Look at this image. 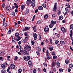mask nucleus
Returning <instances> with one entry per match:
<instances>
[{"label": "nucleus", "instance_id": "61", "mask_svg": "<svg viewBox=\"0 0 73 73\" xmlns=\"http://www.w3.org/2000/svg\"><path fill=\"white\" fill-rule=\"evenodd\" d=\"M35 43V42H34V41H31V44L32 45H33Z\"/></svg>", "mask_w": 73, "mask_h": 73}, {"label": "nucleus", "instance_id": "21", "mask_svg": "<svg viewBox=\"0 0 73 73\" xmlns=\"http://www.w3.org/2000/svg\"><path fill=\"white\" fill-rule=\"evenodd\" d=\"M25 8V5H23L21 6V9H22V10H24V9Z\"/></svg>", "mask_w": 73, "mask_h": 73}, {"label": "nucleus", "instance_id": "1", "mask_svg": "<svg viewBox=\"0 0 73 73\" xmlns=\"http://www.w3.org/2000/svg\"><path fill=\"white\" fill-rule=\"evenodd\" d=\"M24 48L26 50L30 51L31 50V47L30 46L28 45H25L24 47Z\"/></svg>", "mask_w": 73, "mask_h": 73}, {"label": "nucleus", "instance_id": "17", "mask_svg": "<svg viewBox=\"0 0 73 73\" xmlns=\"http://www.w3.org/2000/svg\"><path fill=\"white\" fill-rule=\"evenodd\" d=\"M15 8H16L15 10V12L17 13L18 12V6H15Z\"/></svg>", "mask_w": 73, "mask_h": 73}, {"label": "nucleus", "instance_id": "36", "mask_svg": "<svg viewBox=\"0 0 73 73\" xmlns=\"http://www.w3.org/2000/svg\"><path fill=\"white\" fill-rule=\"evenodd\" d=\"M66 6H67V7H68V8H70V5L69 4L66 3Z\"/></svg>", "mask_w": 73, "mask_h": 73}, {"label": "nucleus", "instance_id": "19", "mask_svg": "<svg viewBox=\"0 0 73 73\" xmlns=\"http://www.w3.org/2000/svg\"><path fill=\"white\" fill-rule=\"evenodd\" d=\"M14 25L16 28H18V27H19V25H18V23H16V22H15Z\"/></svg>", "mask_w": 73, "mask_h": 73}, {"label": "nucleus", "instance_id": "33", "mask_svg": "<svg viewBox=\"0 0 73 73\" xmlns=\"http://www.w3.org/2000/svg\"><path fill=\"white\" fill-rule=\"evenodd\" d=\"M6 71L5 70L3 69L1 70V73H5Z\"/></svg>", "mask_w": 73, "mask_h": 73}, {"label": "nucleus", "instance_id": "29", "mask_svg": "<svg viewBox=\"0 0 73 73\" xmlns=\"http://www.w3.org/2000/svg\"><path fill=\"white\" fill-rule=\"evenodd\" d=\"M70 29H72V30H73V24L71 25H70Z\"/></svg>", "mask_w": 73, "mask_h": 73}, {"label": "nucleus", "instance_id": "25", "mask_svg": "<svg viewBox=\"0 0 73 73\" xmlns=\"http://www.w3.org/2000/svg\"><path fill=\"white\" fill-rule=\"evenodd\" d=\"M28 63L29 65H32V62L31 60L29 61Z\"/></svg>", "mask_w": 73, "mask_h": 73}, {"label": "nucleus", "instance_id": "2", "mask_svg": "<svg viewBox=\"0 0 73 73\" xmlns=\"http://www.w3.org/2000/svg\"><path fill=\"white\" fill-rule=\"evenodd\" d=\"M23 58L25 61H28L30 60L31 56H24Z\"/></svg>", "mask_w": 73, "mask_h": 73}, {"label": "nucleus", "instance_id": "24", "mask_svg": "<svg viewBox=\"0 0 73 73\" xmlns=\"http://www.w3.org/2000/svg\"><path fill=\"white\" fill-rule=\"evenodd\" d=\"M4 51H0V56H3V54H4Z\"/></svg>", "mask_w": 73, "mask_h": 73}, {"label": "nucleus", "instance_id": "3", "mask_svg": "<svg viewBox=\"0 0 73 73\" xmlns=\"http://www.w3.org/2000/svg\"><path fill=\"white\" fill-rule=\"evenodd\" d=\"M19 49H20V52L21 53H23V47H22V46L21 45H19L18 46Z\"/></svg>", "mask_w": 73, "mask_h": 73}, {"label": "nucleus", "instance_id": "54", "mask_svg": "<svg viewBox=\"0 0 73 73\" xmlns=\"http://www.w3.org/2000/svg\"><path fill=\"white\" fill-rule=\"evenodd\" d=\"M15 8H16V6H15L14 5V6H12V9H15Z\"/></svg>", "mask_w": 73, "mask_h": 73}, {"label": "nucleus", "instance_id": "10", "mask_svg": "<svg viewBox=\"0 0 73 73\" xmlns=\"http://www.w3.org/2000/svg\"><path fill=\"white\" fill-rule=\"evenodd\" d=\"M57 23V21H54L52 20L51 21L50 23L52 25H54L56 23Z\"/></svg>", "mask_w": 73, "mask_h": 73}, {"label": "nucleus", "instance_id": "63", "mask_svg": "<svg viewBox=\"0 0 73 73\" xmlns=\"http://www.w3.org/2000/svg\"><path fill=\"white\" fill-rule=\"evenodd\" d=\"M29 4H32V3H33L32 2V1L31 0H29Z\"/></svg>", "mask_w": 73, "mask_h": 73}, {"label": "nucleus", "instance_id": "60", "mask_svg": "<svg viewBox=\"0 0 73 73\" xmlns=\"http://www.w3.org/2000/svg\"><path fill=\"white\" fill-rule=\"evenodd\" d=\"M68 9H68V7H66L65 9V11H68Z\"/></svg>", "mask_w": 73, "mask_h": 73}, {"label": "nucleus", "instance_id": "20", "mask_svg": "<svg viewBox=\"0 0 73 73\" xmlns=\"http://www.w3.org/2000/svg\"><path fill=\"white\" fill-rule=\"evenodd\" d=\"M3 24L4 27H6L7 26V22H3Z\"/></svg>", "mask_w": 73, "mask_h": 73}, {"label": "nucleus", "instance_id": "59", "mask_svg": "<svg viewBox=\"0 0 73 73\" xmlns=\"http://www.w3.org/2000/svg\"><path fill=\"white\" fill-rule=\"evenodd\" d=\"M52 17L54 18L56 16V15L54 14H53L52 15Z\"/></svg>", "mask_w": 73, "mask_h": 73}, {"label": "nucleus", "instance_id": "13", "mask_svg": "<svg viewBox=\"0 0 73 73\" xmlns=\"http://www.w3.org/2000/svg\"><path fill=\"white\" fill-rule=\"evenodd\" d=\"M55 65H56V63H55V62H53L52 63V67H53V68H54Z\"/></svg>", "mask_w": 73, "mask_h": 73}, {"label": "nucleus", "instance_id": "40", "mask_svg": "<svg viewBox=\"0 0 73 73\" xmlns=\"http://www.w3.org/2000/svg\"><path fill=\"white\" fill-rule=\"evenodd\" d=\"M30 29V28L28 27H25V29H25V30H29Z\"/></svg>", "mask_w": 73, "mask_h": 73}, {"label": "nucleus", "instance_id": "27", "mask_svg": "<svg viewBox=\"0 0 73 73\" xmlns=\"http://www.w3.org/2000/svg\"><path fill=\"white\" fill-rule=\"evenodd\" d=\"M56 65L58 67H60V62H57Z\"/></svg>", "mask_w": 73, "mask_h": 73}, {"label": "nucleus", "instance_id": "47", "mask_svg": "<svg viewBox=\"0 0 73 73\" xmlns=\"http://www.w3.org/2000/svg\"><path fill=\"white\" fill-rule=\"evenodd\" d=\"M36 54L37 55H38V56L40 55V53L37 50L36 52Z\"/></svg>", "mask_w": 73, "mask_h": 73}, {"label": "nucleus", "instance_id": "58", "mask_svg": "<svg viewBox=\"0 0 73 73\" xmlns=\"http://www.w3.org/2000/svg\"><path fill=\"white\" fill-rule=\"evenodd\" d=\"M41 35H39V39L40 40H41Z\"/></svg>", "mask_w": 73, "mask_h": 73}, {"label": "nucleus", "instance_id": "15", "mask_svg": "<svg viewBox=\"0 0 73 73\" xmlns=\"http://www.w3.org/2000/svg\"><path fill=\"white\" fill-rule=\"evenodd\" d=\"M38 10L41 11V10H43V7L42 6H40L38 8Z\"/></svg>", "mask_w": 73, "mask_h": 73}, {"label": "nucleus", "instance_id": "4", "mask_svg": "<svg viewBox=\"0 0 73 73\" xmlns=\"http://www.w3.org/2000/svg\"><path fill=\"white\" fill-rule=\"evenodd\" d=\"M27 54H28L27 51L26 50H24L23 51V50L22 55L23 56L26 55Z\"/></svg>", "mask_w": 73, "mask_h": 73}, {"label": "nucleus", "instance_id": "64", "mask_svg": "<svg viewBox=\"0 0 73 73\" xmlns=\"http://www.w3.org/2000/svg\"><path fill=\"white\" fill-rule=\"evenodd\" d=\"M21 44V41H20L18 42V45H20Z\"/></svg>", "mask_w": 73, "mask_h": 73}, {"label": "nucleus", "instance_id": "41", "mask_svg": "<svg viewBox=\"0 0 73 73\" xmlns=\"http://www.w3.org/2000/svg\"><path fill=\"white\" fill-rule=\"evenodd\" d=\"M0 60L1 61H3V60H4V58H3V57L1 56L0 57Z\"/></svg>", "mask_w": 73, "mask_h": 73}, {"label": "nucleus", "instance_id": "51", "mask_svg": "<svg viewBox=\"0 0 73 73\" xmlns=\"http://www.w3.org/2000/svg\"><path fill=\"white\" fill-rule=\"evenodd\" d=\"M56 10H57V9L56 7H54L53 9V11H54V12H56Z\"/></svg>", "mask_w": 73, "mask_h": 73}, {"label": "nucleus", "instance_id": "28", "mask_svg": "<svg viewBox=\"0 0 73 73\" xmlns=\"http://www.w3.org/2000/svg\"><path fill=\"white\" fill-rule=\"evenodd\" d=\"M21 72H22V69L21 68H20L18 70V73H21Z\"/></svg>", "mask_w": 73, "mask_h": 73}, {"label": "nucleus", "instance_id": "30", "mask_svg": "<svg viewBox=\"0 0 73 73\" xmlns=\"http://www.w3.org/2000/svg\"><path fill=\"white\" fill-rule=\"evenodd\" d=\"M69 67L70 68H73V64H70L69 65Z\"/></svg>", "mask_w": 73, "mask_h": 73}, {"label": "nucleus", "instance_id": "8", "mask_svg": "<svg viewBox=\"0 0 73 73\" xmlns=\"http://www.w3.org/2000/svg\"><path fill=\"white\" fill-rule=\"evenodd\" d=\"M33 37L34 38L35 40H36L37 39V34L35 33L33 35Z\"/></svg>", "mask_w": 73, "mask_h": 73}, {"label": "nucleus", "instance_id": "46", "mask_svg": "<svg viewBox=\"0 0 73 73\" xmlns=\"http://www.w3.org/2000/svg\"><path fill=\"white\" fill-rule=\"evenodd\" d=\"M53 25L52 24H50L49 25V27L50 28H53Z\"/></svg>", "mask_w": 73, "mask_h": 73}, {"label": "nucleus", "instance_id": "57", "mask_svg": "<svg viewBox=\"0 0 73 73\" xmlns=\"http://www.w3.org/2000/svg\"><path fill=\"white\" fill-rule=\"evenodd\" d=\"M49 51H48V50H47L46 51V55L47 56H48L49 55Z\"/></svg>", "mask_w": 73, "mask_h": 73}, {"label": "nucleus", "instance_id": "26", "mask_svg": "<svg viewBox=\"0 0 73 73\" xmlns=\"http://www.w3.org/2000/svg\"><path fill=\"white\" fill-rule=\"evenodd\" d=\"M11 33H12V31H11V29H10L7 32V34L8 35H10Z\"/></svg>", "mask_w": 73, "mask_h": 73}, {"label": "nucleus", "instance_id": "53", "mask_svg": "<svg viewBox=\"0 0 73 73\" xmlns=\"http://www.w3.org/2000/svg\"><path fill=\"white\" fill-rule=\"evenodd\" d=\"M10 69H11V67H9L7 70V72H9V70H10Z\"/></svg>", "mask_w": 73, "mask_h": 73}, {"label": "nucleus", "instance_id": "6", "mask_svg": "<svg viewBox=\"0 0 73 73\" xmlns=\"http://www.w3.org/2000/svg\"><path fill=\"white\" fill-rule=\"evenodd\" d=\"M49 30L48 26H47L44 28V31L45 32H48Z\"/></svg>", "mask_w": 73, "mask_h": 73}, {"label": "nucleus", "instance_id": "56", "mask_svg": "<svg viewBox=\"0 0 73 73\" xmlns=\"http://www.w3.org/2000/svg\"><path fill=\"white\" fill-rule=\"evenodd\" d=\"M56 7H57V2H56L55 3V4L54 5V8H56Z\"/></svg>", "mask_w": 73, "mask_h": 73}, {"label": "nucleus", "instance_id": "62", "mask_svg": "<svg viewBox=\"0 0 73 73\" xmlns=\"http://www.w3.org/2000/svg\"><path fill=\"white\" fill-rule=\"evenodd\" d=\"M59 71L60 72H62L63 71V69H62V68L60 69H59Z\"/></svg>", "mask_w": 73, "mask_h": 73}, {"label": "nucleus", "instance_id": "45", "mask_svg": "<svg viewBox=\"0 0 73 73\" xmlns=\"http://www.w3.org/2000/svg\"><path fill=\"white\" fill-rule=\"evenodd\" d=\"M12 14L13 16H15L16 15V14L15 13V12L13 11L12 13Z\"/></svg>", "mask_w": 73, "mask_h": 73}, {"label": "nucleus", "instance_id": "31", "mask_svg": "<svg viewBox=\"0 0 73 73\" xmlns=\"http://www.w3.org/2000/svg\"><path fill=\"white\" fill-rule=\"evenodd\" d=\"M19 35V34L18 32H17L15 33V36H16V37H18Z\"/></svg>", "mask_w": 73, "mask_h": 73}, {"label": "nucleus", "instance_id": "23", "mask_svg": "<svg viewBox=\"0 0 73 73\" xmlns=\"http://www.w3.org/2000/svg\"><path fill=\"white\" fill-rule=\"evenodd\" d=\"M49 17V15L48 14H46L44 16V18L45 19H48Z\"/></svg>", "mask_w": 73, "mask_h": 73}, {"label": "nucleus", "instance_id": "16", "mask_svg": "<svg viewBox=\"0 0 73 73\" xmlns=\"http://www.w3.org/2000/svg\"><path fill=\"white\" fill-rule=\"evenodd\" d=\"M60 42L61 45L65 44V42H64V41L61 40L60 41Z\"/></svg>", "mask_w": 73, "mask_h": 73}, {"label": "nucleus", "instance_id": "39", "mask_svg": "<svg viewBox=\"0 0 73 73\" xmlns=\"http://www.w3.org/2000/svg\"><path fill=\"white\" fill-rule=\"evenodd\" d=\"M42 6L44 8H46V4L45 3H43L42 4Z\"/></svg>", "mask_w": 73, "mask_h": 73}, {"label": "nucleus", "instance_id": "11", "mask_svg": "<svg viewBox=\"0 0 73 73\" xmlns=\"http://www.w3.org/2000/svg\"><path fill=\"white\" fill-rule=\"evenodd\" d=\"M54 48V47H53V46L51 45L50 46V47L49 48L50 51H52V50H53Z\"/></svg>", "mask_w": 73, "mask_h": 73}, {"label": "nucleus", "instance_id": "9", "mask_svg": "<svg viewBox=\"0 0 73 73\" xmlns=\"http://www.w3.org/2000/svg\"><path fill=\"white\" fill-rule=\"evenodd\" d=\"M6 9L8 11H11V7L9 6H6Z\"/></svg>", "mask_w": 73, "mask_h": 73}, {"label": "nucleus", "instance_id": "37", "mask_svg": "<svg viewBox=\"0 0 73 73\" xmlns=\"http://www.w3.org/2000/svg\"><path fill=\"white\" fill-rule=\"evenodd\" d=\"M47 58V60H49L51 58L49 56V55H46Z\"/></svg>", "mask_w": 73, "mask_h": 73}, {"label": "nucleus", "instance_id": "52", "mask_svg": "<svg viewBox=\"0 0 73 73\" xmlns=\"http://www.w3.org/2000/svg\"><path fill=\"white\" fill-rule=\"evenodd\" d=\"M57 58V57L56 56H53V58L54 60H56Z\"/></svg>", "mask_w": 73, "mask_h": 73}, {"label": "nucleus", "instance_id": "5", "mask_svg": "<svg viewBox=\"0 0 73 73\" xmlns=\"http://www.w3.org/2000/svg\"><path fill=\"white\" fill-rule=\"evenodd\" d=\"M61 30V31H62L63 33H65V32H66V29L64 27H62Z\"/></svg>", "mask_w": 73, "mask_h": 73}, {"label": "nucleus", "instance_id": "34", "mask_svg": "<svg viewBox=\"0 0 73 73\" xmlns=\"http://www.w3.org/2000/svg\"><path fill=\"white\" fill-rule=\"evenodd\" d=\"M38 51H39V52H40V51H41V47H38Z\"/></svg>", "mask_w": 73, "mask_h": 73}, {"label": "nucleus", "instance_id": "55", "mask_svg": "<svg viewBox=\"0 0 73 73\" xmlns=\"http://www.w3.org/2000/svg\"><path fill=\"white\" fill-rule=\"evenodd\" d=\"M17 58H18V57H17V56H16L14 58L15 61H16V60H17Z\"/></svg>", "mask_w": 73, "mask_h": 73}, {"label": "nucleus", "instance_id": "18", "mask_svg": "<svg viewBox=\"0 0 73 73\" xmlns=\"http://www.w3.org/2000/svg\"><path fill=\"white\" fill-rule=\"evenodd\" d=\"M63 19H64L63 16H62V15H61L59 17V20H62Z\"/></svg>", "mask_w": 73, "mask_h": 73}, {"label": "nucleus", "instance_id": "49", "mask_svg": "<svg viewBox=\"0 0 73 73\" xmlns=\"http://www.w3.org/2000/svg\"><path fill=\"white\" fill-rule=\"evenodd\" d=\"M2 7L3 8H4L5 7V3H3L2 4Z\"/></svg>", "mask_w": 73, "mask_h": 73}, {"label": "nucleus", "instance_id": "22", "mask_svg": "<svg viewBox=\"0 0 73 73\" xmlns=\"http://www.w3.org/2000/svg\"><path fill=\"white\" fill-rule=\"evenodd\" d=\"M1 66L2 68L3 69H5L6 68V66H5L4 64H2Z\"/></svg>", "mask_w": 73, "mask_h": 73}, {"label": "nucleus", "instance_id": "12", "mask_svg": "<svg viewBox=\"0 0 73 73\" xmlns=\"http://www.w3.org/2000/svg\"><path fill=\"white\" fill-rule=\"evenodd\" d=\"M17 37V38L16 39V41H19L20 40V39L21 38L20 37V36H18Z\"/></svg>", "mask_w": 73, "mask_h": 73}, {"label": "nucleus", "instance_id": "48", "mask_svg": "<svg viewBox=\"0 0 73 73\" xmlns=\"http://www.w3.org/2000/svg\"><path fill=\"white\" fill-rule=\"evenodd\" d=\"M70 34H69V35H72L73 34V31L72 30H71L70 31Z\"/></svg>", "mask_w": 73, "mask_h": 73}, {"label": "nucleus", "instance_id": "50", "mask_svg": "<svg viewBox=\"0 0 73 73\" xmlns=\"http://www.w3.org/2000/svg\"><path fill=\"white\" fill-rule=\"evenodd\" d=\"M65 62L66 64H68L69 63V60L68 59L66 60L65 61Z\"/></svg>", "mask_w": 73, "mask_h": 73}, {"label": "nucleus", "instance_id": "32", "mask_svg": "<svg viewBox=\"0 0 73 73\" xmlns=\"http://www.w3.org/2000/svg\"><path fill=\"white\" fill-rule=\"evenodd\" d=\"M31 6H32V7H35V5H35V3H34L33 2L32 3V4H31Z\"/></svg>", "mask_w": 73, "mask_h": 73}, {"label": "nucleus", "instance_id": "42", "mask_svg": "<svg viewBox=\"0 0 73 73\" xmlns=\"http://www.w3.org/2000/svg\"><path fill=\"white\" fill-rule=\"evenodd\" d=\"M37 23L38 24H41L42 23V22L40 20H38L37 21Z\"/></svg>", "mask_w": 73, "mask_h": 73}, {"label": "nucleus", "instance_id": "14", "mask_svg": "<svg viewBox=\"0 0 73 73\" xmlns=\"http://www.w3.org/2000/svg\"><path fill=\"white\" fill-rule=\"evenodd\" d=\"M33 30H34V32H36V31H37V29L36 28V26H35L33 28Z\"/></svg>", "mask_w": 73, "mask_h": 73}, {"label": "nucleus", "instance_id": "35", "mask_svg": "<svg viewBox=\"0 0 73 73\" xmlns=\"http://www.w3.org/2000/svg\"><path fill=\"white\" fill-rule=\"evenodd\" d=\"M10 29H11V31H12V32H14L15 31V29L13 28L12 27H11L10 28Z\"/></svg>", "mask_w": 73, "mask_h": 73}, {"label": "nucleus", "instance_id": "43", "mask_svg": "<svg viewBox=\"0 0 73 73\" xmlns=\"http://www.w3.org/2000/svg\"><path fill=\"white\" fill-rule=\"evenodd\" d=\"M59 41L58 40H56L55 41V43L56 44H58L59 43Z\"/></svg>", "mask_w": 73, "mask_h": 73}, {"label": "nucleus", "instance_id": "44", "mask_svg": "<svg viewBox=\"0 0 73 73\" xmlns=\"http://www.w3.org/2000/svg\"><path fill=\"white\" fill-rule=\"evenodd\" d=\"M26 13H28L29 12V10L28 9H27L26 10Z\"/></svg>", "mask_w": 73, "mask_h": 73}, {"label": "nucleus", "instance_id": "38", "mask_svg": "<svg viewBox=\"0 0 73 73\" xmlns=\"http://www.w3.org/2000/svg\"><path fill=\"white\" fill-rule=\"evenodd\" d=\"M28 34L27 32L25 33V36L27 37V36H28Z\"/></svg>", "mask_w": 73, "mask_h": 73}, {"label": "nucleus", "instance_id": "7", "mask_svg": "<svg viewBox=\"0 0 73 73\" xmlns=\"http://www.w3.org/2000/svg\"><path fill=\"white\" fill-rule=\"evenodd\" d=\"M10 67L11 69H14L16 68V66L14 64H11L10 65Z\"/></svg>", "mask_w": 73, "mask_h": 73}]
</instances>
